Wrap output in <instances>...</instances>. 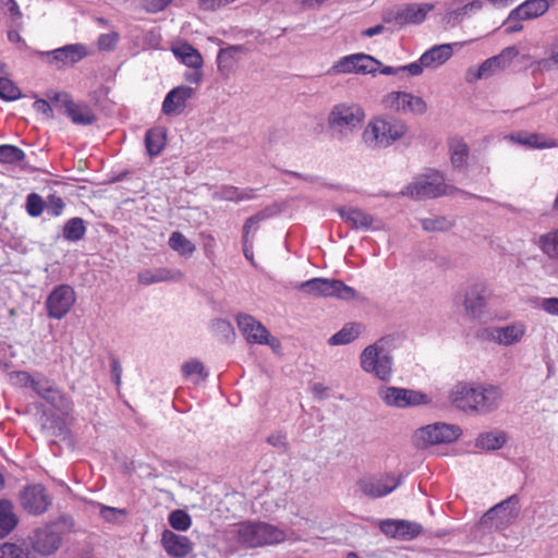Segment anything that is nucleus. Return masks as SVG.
Returning a JSON list of instances; mask_svg holds the SVG:
<instances>
[{"instance_id":"2f4dec72","label":"nucleus","mask_w":558,"mask_h":558,"mask_svg":"<svg viewBox=\"0 0 558 558\" xmlns=\"http://www.w3.org/2000/svg\"><path fill=\"white\" fill-rule=\"evenodd\" d=\"M449 150L451 163L456 168H464L469 159V147L460 137L449 140Z\"/></svg>"},{"instance_id":"423d86ee","label":"nucleus","mask_w":558,"mask_h":558,"mask_svg":"<svg viewBox=\"0 0 558 558\" xmlns=\"http://www.w3.org/2000/svg\"><path fill=\"white\" fill-rule=\"evenodd\" d=\"M446 193V184L444 177L438 171H430L426 174L420 175L410 183L403 195H409L412 198H434Z\"/></svg>"},{"instance_id":"9b49d317","label":"nucleus","mask_w":558,"mask_h":558,"mask_svg":"<svg viewBox=\"0 0 558 558\" xmlns=\"http://www.w3.org/2000/svg\"><path fill=\"white\" fill-rule=\"evenodd\" d=\"M236 325L243 337L248 343L269 344L275 348L278 345L276 339H269V332L264 325L248 314H239Z\"/></svg>"},{"instance_id":"603ef678","label":"nucleus","mask_w":558,"mask_h":558,"mask_svg":"<svg viewBox=\"0 0 558 558\" xmlns=\"http://www.w3.org/2000/svg\"><path fill=\"white\" fill-rule=\"evenodd\" d=\"M47 96L57 107L62 109L64 113H66L74 104L70 95L66 93L54 92L49 93Z\"/></svg>"},{"instance_id":"f03ea898","label":"nucleus","mask_w":558,"mask_h":558,"mask_svg":"<svg viewBox=\"0 0 558 558\" xmlns=\"http://www.w3.org/2000/svg\"><path fill=\"white\" fill-rule=\"evenodd\" d=\"M501 390L495 386L475 387L469 384H458L451 392L453 405L464 412H488L498 405Z\"/></svg>"},{"instance_id":"69168bd1","label":"nucleus","mask_w":558,"mask_h":558,"mask_svg":"<svg viewBox=\"0 0 558 558\" xmlns=\"http://www.w3.org/2000/svg\"><path fill=\"white\" fill-rule=\"evenodd\" d=\"M172 0H144V7L149 12L162 11Z\"/></svg>"},{"instance_id":"9d476101","label":"nucleus","mask_w":558,"mask_h":558,"mask_svg":"<svg viewBox=\"0 0 558 558\" xmlns=\"http://www.w3.org/2000/svg\"><path fill=\"white\" fill-rule=\"evenodd\" d=\"M29 541L35 553L41 556H50L59 549L62 537L57 525L49 524L35 530Z\"/></svg>"},{"instance_id":"37998d69","label":"nucleus","mask_w":558,"mask_h":558,"mask_svg":"<svg viewBox=\"0 0 558 558\" xmlns=\"http://www.w3.org/2000/svg\"><path fill=\"white\" fill-rule=\"evenodd\" d=\"M43 399L61 411L69 410L71 405L65 396L53 385L49 388L46 395H44Z\"/></svg>"},{"instance_id":"412c9836","label":"nucleus","mask_w":558,"mask_h":558,"mask_svg":"<svg viewBox=\"0 0 558 558\" xmlns=\"http://www.w3.org/2000/svg\"><path fill=\"white\" fill-rule=\"evenodd\" d=\"M339 215L352 228L357 230H371L375 222L374 217L356 207H343L339 209Z\"/></svg>"},{"instance_id":"a18cd8bd","label":"nucleus","mask_w":558,"mask_h":558,"mask_svg":"<svg viewBox=\"0 0 558 558\" xmlns=\"http://www.w3.org/2000/svg\"><path fill=\"white\" fill-rule=\"evenodd\" d=\"M21 97L19 87L9 78L0 77V98L12 101Z\"/></svg>"},{"instance_id":"49530a36","label":"nucleus","mask_w":558,"mask_h":558,"mask_svg":"<svg viewBox=\"0 0 558 558\" xmlns=\"http://www.w3.org/2000/svg\"><path fill=\"white\" fill-rule=\"evenodd\" d=\"M213 331L226 341H230L234 338V330L232 325L226 319H215L211 323Z\"/></svg>"},{"instance_id":"6e6d98bb","label":"nucleus","mask_w":558,"mask_h":558,"mask_svg":"<svg viewBox=\"0 0 558 558\" xmlns=\"http://www.w3.org/2000/svg\"><path fill=\"white\" fill-rule=\"evenodd\" d=\"M422 225L426 231H444L450 227L445 218L425 219Z\"/></svg>"},{"instance_id":"c9c22d12","label":"nucleus","mask_w":558,"mask_h":558,"mask_svg":"<svg viewBox=\"0 0 558 558\" xmlns=\"http://www.w3.org/2000/svg\"><path fill=\"white\" fill-rule=\"evenodd\" d=\"M74 124L89 125L95 121L93 110L85 104H76L65 113Z\"/></svg>"},{"instance_id":"4be33fe9","label":"nucleus","mask_w":558,"mask_h":558,"mask_svg":"<svg viewBox=\"0 0 558 558\" xmlns=\"http://www.w3.org/2000/svg\"><path fill=\"white\" fill-rule=\"evenodd\" d=\"M518 50L514 47H509L496 57L485 60L478 68L477 76H488L496 70L504 69L510 61L518 56Z\"/></svg>"},{"instance_id":"3c124183","label":"nucleus","mask_w":558,"mask_h":558,"mask_svg":"<svg viewBox=\"0 0 558 558\" xmlns=\"http://www.w3.org/2000/svg\"><path fill=\"white\" fill-rule=\"evenodd\" d=\"M407 133V125L401 121L389 123L386 131V145L402 137Z\"/></svg>"},{"instance_id":"79ce46f5","label":"nucleus","mask_w":558,"mask_h":558,"mask_svg":"<svg viewBox=\"0 0 558 558\" xmlns=\"http://www.w3.org/2000/svg\"><path fill=\"white\" fill-rule=\"evenodd\" d=\"M506 438L502 434L486 433L476 439V447L486 450H496L504 446Z\"/></svg>"},{"instance_id":"2eb2a0df","label":"nucleus","mask_w":558,"mask_h":558,"mask_svg":"<svg viewBox=\"0 0 558 558\" xmlns=\"http://www.w3.org/2000/svg\"><path fill=\"white\" fill-rule=\"evenodd\" d=\"M194 89L186 85H180L171 89L163 99L162 112L166 116H179L185 107L187 100L193 96Z\"/></svg>"},{"instance_id":"e2e57ef3","label":"nucleus","mask_w":558,"mask_h":558,"mask_svg":"<svg viewBox=\"0 0 558 558\" xmlns=\"http://www.w3.org/2000/svg\"><path fill=\"white\" fill-rule=\"evenodd\" d=\"M123 514H124V510H121V509L107 507V506H101V508H100L101 518H104L105 520L110 521V522L116 521L119 515H123Z\"/></svg>"},{"instance_id":"473e14b6","label":"nucleus","mask_w":558,"mask_h":558,"mask_svg":"<svg viewBox=\"0 0 558 558\" xmlns=\"http://www.w3.org/2000/svg\"><path fill=\"white\" fill-rule=\"evenodd\" d=\"M513 138L518 143H520L524 146L531 147V148L543 149V148H551V147L557 146L556 141L554 138L547 137L544 134H538V133H530V134L519 133L515 136H513Z\"/></svg>"},{"instance_id":"393cba45","label":"nucleus","mask_w":558,"mask_h":558,"mask_svg":"<svg viewBox=\"0 0 558 558\" xmlns=\"http://www.w3.org/2000/svg\"><path fill=\"white\" fill-rule=\"evenodd\" d=\"M255 197L254 190L252 189H239L232 185H223L216 189L213 192V198L215 201H228L240 203L250 201Z\"/></svg>"},{"instance_id":"4468645a","label":"nucleus","mask_w":558,"mask_h":558,"mask_svg":"<svg viewBox=\"0 0 558 558\" xmlns=\"http://www.w3.org/2000/svg\"><path fill=\"white\" fill-rule=\"evenodd\" d=\"M423 533V526L414 521L386 519V536L409 542Z\"/></svg>"},{"instance_id":"1a4fd4ad","label":"nucleus","mask_w":558,"mask_h":558,"mask_svg":"<svg viewBox=\"0 0 558 558\" xmlns=\"http://www.w3.org/2000/svg\"><path fill=\"white\" fill-rule=\"evenodd\" d=\"M76 294L72 287L60 284L47 298L46 307L48 316L54 319L63 318L73 307Z\"/></svg>"},{"instance_id":"cd10ccee","label":"nucleus","mask_w":558,"mask_h":558,"mask_svg":"<svg viewBox=\"0 0 558 558\" xmlns=\"http://www.w3.org/2000/svg\"><path fill=\"white\" fill-rule=\"evenodd\" d=\"M525 333V328L521 324L509 325L497 328L493 335L494 339L501 344L511 345L519 342Z\"/></svg>"},{"instance_id":"680f3d73","label":"nucleus","mask_w":558,"mask_h":558,"mask_svg":"<svg viewBox=\"0 0 558 558\" xmlns=\"http://www.w3.org/2000/svg\"><path fill=\"white\" fill-rule=\"evenodd\" d=\"M51 386L52 384L48 379L44 377H34L31 388H33L36 391V393L43 398Z\"/></svg>"},{"instance_id":"4c0bfd02","label":"nucleus","mask_w":558,"mask_h":558,"mask_svg":"<svg viewBox=\"0 0 558 558\" xmlns=\"http://www.w3.org/2000/svg\"><path fill=\"white\" fill-rule=\"evenodd\" d=\"M169 246L180 255L184 256H190L195 251V245L179 231H175L170 235Z\"/></svg>"},{"instance_id":"a211bd4d","label":"nucleus","mask_w":558,"mask_h":558,"mask_svg":"<svg viewBox=\"0 0 558 558\" xmlns=\"http://www.w3.org/2000/svg\"><path fill=\"white\" fill-rule=\"evenodd\" d=\"M384 350V342L381 339L373 344L367 345L361 353L360 364L364 372L374 374L378 378L381 376V362L380 355Z\"/></svg>"},{"instance_id":"5701e85b","label":"nucleus","mask_w":558,"mask_h":558,"mask_svg":"<svg viewBox=\"0 0 558 558\" xmlns=\"http://www.w3.org/2000/svg\"><path fill=\"white\" fill-rule=\"evenodd\" d=\"M48 54L52 56L54 61L63 65H72L81 61L87 54V51L83 45L74 44L54 49L48 52Z\"/></svg>"},{"instance_id":"f704fd0d","label":"nucleus","mask_w":558,"mask_h":558,"mask_svg":"<svg viewBox=\"0 0 558 558\" xmlns=\"http://www.w3.org/2000/svg\"><path fill=\"white\" fill-rule=\"evenodd\" d=\"M145 145L150 156H157L166 146V132L161 128L148 130L145 135Z\"/></svg>"},{"instance_id":"bf43d9fd","label":"nucleus","mask_w":558,"mask_h":558,"mask_svg":"<svg viewBox=\"0 0 558 558\" xmlns=\"http://www.w3.org/2000/svg\"><path fill=\"white\" fill-rule=\"evenodd\" d=\"M118 43V35L116 33L104 34L98 39V46L102 50H111Z\"/></svg>"},{"instance_id":"b1692460","label":"nucleus","mask_w":558,"mask_h":558,"mask_svg":"<svg viewBox=\"0 0 558 558\" xmlns=\"http://www.w3.org/2000/svg\"><path fill=\"white\" fill-rule=\"evenodd\" d=\"M452 56V46L450 44H442L432 47L424 52L420 61L425 68H437L444 64Z\"/></svg>"},{"instance_id":"f257e3e1","label":"nucleus","mask_w":558,"mask_h":558,"mask_svg":"<svg viewBox=\"0 0 558 558\" xmlns=\"http://www.w3.org/2000/svg\"><path fill=\"white\" fill-rule=\"evenodd\" d=\"M229 542L245 547H258L281 543L286 533L265 522H240L226 532Z\"/></svg>"},{"instance_id":"f3484780","label":"nucleus","mask_w":558,"mask_h":558,"mask_svg":"<svg viewBox=\"0 0 558 558\" xmlns=\"http://www.w3.org/2000/svg\"><path fill=\"white\" fill-rule=\"evenodd\" d=\"M434 9L433 4L423 3V4H408L403 8H400L393 19H386L387 22L395 21L398 25L403 24H417L425 20L427 13Z\"/></svg>"},{"instance_id":"13d9d810","label":"nucleus","mask_w":558,"mask_h":558,"mask_svg":"<svg viewBox=\"0 0 558 558\" xmlns=\"http://www.w3.org/2000/svg\"><path fill=\"white\" fill-rule=\"evenodd\" d=\"M2 10L10 14L14 22L21 20L22 14L15 0H0Z\"/></svg>"},{"instance_id":"c85d7f7f","label":"nucleus","mask_w":558,"mask_h":558,"mask_svg":"<svg viewBox=\"0 0 558 558\" xmlns=\"http://www.w3.org/2000/svg\"><path fill=\"white\" fill-rule=\"evenodd\" d=\"M384 126V120L380 118L372 119L365 126L362 141L371 149H379L381 144V129Z\"/></svg>"},{"instance_id":"ea45409f","label":"nucleus","mask_w":558,"mask_h":558,"mask_svg":"<svg viewBox=\"0 0 558 558\" xmlns=\"http://www.w3.org/2000/svg\"><path fill=\"white\" fill-rule=\"evenodd\" d=\"M86 228L83 219L81 218H72L70 219L63 229V236L69 241H78L85 234Z\"/></svg>"},{"instance_id":"338daca9","label":"nucleus","mask_w":558,"mask_h":558,"mask_svg":"<svg viewBox=\"0 0 558 558\" xmlns=\"http://www.w3.org/2000/svg\"><path fill=\"white\" fill-rule=\"evenodd\" d=\"M33 108L35 111L48 117V118H52V109H51V106L50 104L45 100V99H37L34 104H33Z\"/></svg>"},{"instance_id":"09e8293b","label":"nucleus","mask_w":558,"mask_h":558,"mask_svg":"<svg viewBox=\"0 0 558 558\" xmlns=\"http://www.w3.org/2000/svg\"><path fill=\"white\" fill-rule=\"evenodd\" d=\"M25 207L29 216L38 217L43 214L46 204L40 195L31 193L26 198Z\"/></svg>"},{"instance_id":"7c9ffc66","label":"nucleus","mask_w":558,"mask_h":558,"mask_svg":"<svg viewBox=\"0 0 558 558\" xmlns=\"http://www.w3.org/2000/svg\"><path fill=\"white\" fill-rule=\"evenodd\" d=\"M362 332V325L357 323L345 324L328 340L330 345H344L354 341Z\"/></svg>"},{"instance_id":"a19ab883","label":"nucleus","mask_w":558,"mask_h":558,"mask_svg":"<svg viewBox=\"0 0 558 558\" xmlns=\"http://www.w3.org/2000/svg\"><path fill=\"white\" fill-rule=\"evenodd\" d=\"M542 251L550 258H558V228L539 238Z\"/></svg>"},{"instance_id":"774afa93","label":"nucleus","mask_w":558,"mask_h":558,"mask_svg":"<svg viewBox=\"0 0 558 558\" xmlns=\"http://www.w3.org/2000/svg\"><path fill=\"white\" fill-rule=\"evenodd\" d=\"M542 308L551 315H558V298L544 299Z\"/></svg>"},{"instance_id":"0e129e2a","label":"nucleus","mask_w":558,"mask_h":558,"mask_svg":"<svg viewBox=\"0 0 558 558\" xmlns=\"http://www.w3.org/2000/svg\"><path fill=\"white\" fill-rule=\"evenodd\" d=\"M263 219H264V216L258 214V215L250 217L245 221L244 227H243V242H245V243L248 242V234H250L251 229L253 227H255Z\"/></svg>"},{"instance_id":"5fc2aeb1","label":"nucleus","mask_w":558,"mask_h":558,"mask_svg":"<svg viewBox=\"0 0 558 558\" xmlns=\"http://www.w3.org/2000/svg\"><path fill=\"white\" fill-rule=\"evenodd\" d=\"M33 376H31L28 373L19 371V372H12L9 374V380L14 386L20 387H31L33 383Z\"/></svg>"},{"instance_id":"de8ad7c7","label":"nucleus","mask_w":558,"mask_h":558,"mask_svg":"<svg viewBox=\"0 0 558 558\" xmlns=\"http://www.w3.org/2000/svg\"><path fill=\"white\" fill-rule=\"evenodd\" d=\"M169 524L178 531H186L191 526V518L183 510H174L169 515Z\"/></svg>"},{"instance_id":"58836bf2","label":"nucleus","mask_w":558,"mask_h":558,"mask_svg":"<svg viewBox=\"0 0 558 558\" xmlns=\"http://www.w3.org/2000/svg\"><path fill=\"white\" fill-rule=\"evenodd\" d=\"M182 373L184 377L190 378L193 383L197 384L207 377L204 365L197 360H191L182 365Z\"/></svg>"},{"instance_id":"20e7f679","label":"nucleus","mask_w":558,"mask_h":558,"mask_svg":"<svg viewBox=\"0 0 558 558\" xmlns=\"http://www.w3.org/2000/svg\"><path fill=\"white\" fill-rule=\"evenodd\" d=\"M381 62L371 54L356 52L336 60L328 69L329 75H375L380 72ZM384 71H381L383 73Z\"/></svg>"},{"instance_id":"ddd939ff","label":"nucleus","mask_w":558,"mask_h":558,"mask_svg":"<svg viewBox=\"0 0 558 558\" xmlns=\"http://www.w3.org/2000/svg\"><path fill=\"white\" fill-rule=\"evenodd\" d=\"M428 402V396L420 391L397 387L386 389V403L397 408L415 407Z\"/></svg>"},{"instance_id":"e433bc0d","label":"nucleus","mask_w":558,"mask_h":558,"mask_svg":"<svg viewBox=\"0 0 558 558\" xmlns=\"http://www.w3.org/2000/svg\"><path fill=\"white\" fill-rule=\"evenodd\" d=\"M357 485L367 497L378 498L384 494V485L379 476L364 475L360 478Z\"/></svg>"},{"instance_id":"c03bdc74","label":"nucleus","mask_w":558,"mask_h":558,"mask_svg":"<svg viewBox=\"0 0 558 558\" xmlns=\"http://www.w3.org/2000/svg\"><path fill=\"white\" fill-rule=\"evenodd\" d=\"M25 154L22 149L13 145H0V162L16 163L23 160Z\"/></svg>"},{"instance_id":"6e6552de","label":"nucleus","mask_w":558,"mask_h":558,"mask_svg":"<svg viewBox=\"0 0 558 558\" xmlns=\"http://www.w3.org/2000/svg\"><path fill=\"white\" fill-rule=\"evenodd\" d=\"M519 498L512 495L508 499L490 508L482 518L481 523L490 529L505 530L518 515Z\"/></svg>"},{"instance_id":"f8f14e48","label":"nucleus","mask_w":558,"mask_h":558,"mask_svg":"<svg viewBox=\"0 0 558 558\" xmlns=\"http://www.w3.org/2000/svg\"><path fill=\"white\" fill-rule=\"evenodd\" d=\"M22 507L32 514L44 513L51 504L46 488L40 484L29 485L20 494Z\"/></svg>"},{"instance_id":"c756f323","label":"nucleus","mask_w":558,"mask_h":558,"mask_svg":"<svg viewBox=\"0 0 558 558\" xmlns=\"http://www.w3.org/2000/svg\"><path fill=\"white\" fill-rule=\"evenodd\" d=\"M485 306V287L474 286L465 295L464 307L473 316H478Z\"/></svg>"},{"instance_id":"dca6fc26","label":"nucleus","mask_w":558,"mask_h":558,"mask_svg":"<svg viewBox=\"0 0 558 558\" xmlns=\"http://www.w3.org/2000/svg\"><path fill=\"white\" fill-rule=\"evenodd\" d=\"M161 545L166 553L174 558H184L193 549L192 542L184 535L166 530L161 535Z\"/></svg>"},{"instance_id":"4d7b16f0","label":"nucleus","mask_w":558,"mask_h":558,"mask_svg":"<svg viewBox=\"0 0 558 558\" xmlns=\"http://www.w3.org/2000/svg\"><path fill=\"white\" fill-rule=\"evenodd\" d=\"M47 211L52 216H60L63 208L64 203L61 197L50 195L48 197V202L46 204Z\"/></svg>"},{"instance_id":"0eeeda50","label":"nucleus","mask_w":558,"mask_h":558,"mask_svg":"<svg viewBox=\"0 0 558 558\" xmlns=\"http://www.w3.org/2000/svg\"><path fill=\"white\" fill-rule=\"evenodd\" d=\"M461 429L459 426L446 423H435L418 428L415 432V441L420 447H428L438 444L452 442L459 438Z\"/></svg>"},{"instance_id":"052dcab7","label":"nucleus","mask_w":558,"mask_h":558,"mask_svg":"<svg viewBox=\"0 0 558 558\" xmlns=\"http://www.w3.org/2000/svg\"><path fill=\"white\" fill-rule=\"evenodd\" d=\"M51 386L52 384L48 379L44 377H34L31 388H33L36 391V393L43 398Z\"/></svg>"},{"instance_id":"72a5a7b5","label":"nucleus","mask_w":558,"mask_h":558,"mask_svg":"<svg viewBox=\"0 0 558 558\" xmlns=\"http://www.w3.org/2000/svg\"><path fill=\"white\" fill-rule=\"evenodd\" d=\"M17 524L13 512V505L8 500H0V537L8 535Z\"/></svg>"},{"instance_id":"bb28decb","label":"nucleus","mask_w":558,"mask_h":558,"mask_svg":"<svg viewBox=\"0 0 558 558\" xmlns=\"http://www.w3.org/2000/svg\"><path fill=\"white\" fill-rule=\"evenodd\" d=\"M243 51L244 48L242 46H230L225 49H220L217 57L218 71L222 75L228 76L233 71L239 61V56Z\"/></svg>"},{"instance_id":"39448f33","label":"nucleus","mask_w":558,"mask_h":558,"mask_svg":"<svg viewBox=\"0 0 558 558\" xmlns=\"http://www.w3.org/2000/svg\"><path fill=\"white\" fill-rule=\"evenodd\" d=\"M298 289L316 298H337L344 301L356 298V291L338 279L313 278L300 283Z\"/></svg>"},{"instance_id":"a878e982","label":"nucleus","mask_w":558,"mask_h":558,"mask_svg":"<svg viewBox=\"0 0 558 558\" xmlns=\"http://www.w3.org/2000/svg\"><path fill=\"white\" fill-rule=\"evenodd\" d=\"M171 51L186 66L191 69L203 68V58L201 53L191 45L186 43L178 44L171 48Z\"/></svg>"},{"instance_id":"8fccbe9b","label":"nucleus","mask_w":558,"mask_h":558,"mask_svg":"<svg viewBox=\"0 0 558 558\" xmlns=\"http://www.w3.org/2000/svg\"><path fill=\"white\" fill-rule=\"evenodd\" d=\"M0 558H29V553L12 543L0 545Z\"/></svg>"},{"instance_id":"6ab92c4d","label":"nucleus","mask_w":558,"mask_h":558,"mask_svg":"<svg viewBox=\"0 0 558 558\" xmlns=\"http://www.w3.org/2000/svg\"><path fill=\"white\" fill-rule=\"evenodd\" d=\"M390 106L397 111L423 113L426 110V104L421 97L412 94L398 92L388 96Z\"/></svg>"},{"instance_id":"aec40b11","label":"nucleus","mask_w":558,"mask_h":558,"mask_svg":"<svg viewBox=\"0 0 558 558\" xmlns=\"http://www.w3.org/2000/svg\"><path fill=\"white\" fill-rule=\"evenodd\" d=\"M549 3L547 0H526L513 9L508 21H525L536 19L547 12Z\"/></svg>"},{"instance_id":"7ed1b4c3","label":"nucleus","mask_w":558,"mask_h":558,"mask_svg":"<svg viewBox=\"0 0 558 558\" xmlns=\"http://www.w3.org/2000/svg\"><path fill=\"white\" fill-rule=\"evenodd\" d=\"M365 119L364 109L356 102L342 101L333 105L327 116V125L332 135L340 140H348L354 135Z\"/></svg>"},{"instance_id":"864d4df0","label":"nucleus","mask_w":558,"mask_h":558,"mask_svg":"<svg viewBox=\"0 0 558 558\" xmlns=\"http://www.w3.org/2000/svg\"><path fill=\"white\" fill-rule=\"evenodd\" d=\"M156 276H157L158 282H163V281L179 282L184 278V275L181 270L170 269V268L156 269Z\"/></svg>"}]
</instances>
